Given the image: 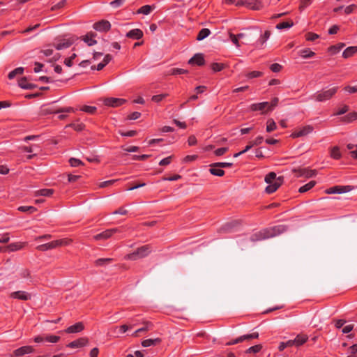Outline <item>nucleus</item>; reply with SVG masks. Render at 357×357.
Instances as JSON below:
<instances>
[{"mask_svg":"<svg viewBox=\"0 0 357 357\" xmlns=\"http://www.w3.org/2000/svg\"><path fill=\"white\" fill-rule=\"evenodd\" d=\"M151 251L152 250L151 246L149 245H145L138 248L133 252L126 255L124 258L126 260L135 261L146 257L151 252Z\"/></svg>","mask_w":357,"mask_h":357,"instance_id":"nucleus-1","label":"nucleus"},{"mask_svg":"<svg viewBox=\"0 0 357 357\" xmlns=\"http://www.w3.org/2000/svg\"><path fill=\"white\" fill-rule=\"evenodd\" d=\"M339 89L338 86H333L327 90L317 91L312 98L317 102H324L331 100Z\"/></svg>","mask_w":357,"mask_h":357,"instance_id":"nucleus-2","label":"nucleus"},{"mask_svg":"<svg viewBox=\"0 0 357 357\" xmlns=\"http://www.w3.org/2000/svg\"><path fill=\"white\" fill-rule=\"evenodd\" d=\"M71 243V240L68 238L58 239L52 241L50 243L38 245L36 249L40 251H46L48 250L54 249L59 246L68 245Z\"/></svg>","mask_w":357,"mask_h":357,"instance_id":"nucleus-3","label":"nucleus"},{"mask_svg":"<svg viewBox=\"0 0 357 357\" xmlns=\"http://www.w3.org/2000/svg\"><path fill=\"white\" fill-rule=\"evenodd\" d=\"M283 183V176H277L275 172H269V194L275 192Z\"/></svg>","mask_w":357,"mask_h":357,"instance_id":"nucleus-4","label":"nucleus"},{"mask_svg":"<svg viewBox=\"0 0 357 357\" xmlns=\"http://www.w3.org/2000/svg\"><path fill=\"white\" fill-rule=\"evenodd\" d=\"M123 230V227H115L107 229L98 234L94 236V239L96 241L102 240V239H107L112 236L116 233H121Z\"/></svg>","mask_w":357,"mask_h":357,"instance_id":"nucleus-5","label":"nucleus"},{"mask_svg":"<svg viewBox=\"0 0 357 357\" xmlns=\"http://www.w3.org/2000/svg\"><path fill=\"white\" fill-rule=\"evenodd\" d=\"M354 187L351 185H335L326 190L327 194H342L351 191Z\"/></svg>","mask_w":357,"mask_h":357,"instance_id":"nucleus-6","label":"nucleus"},{"mask_svg":"<svg viewBox=\"0 0 357 357\" xmlns=\"http://www.w3.org/2000/svg\"><path fill=\"white\" fill-rule=\"evenodd\" d=\"M10 298L21 301H29L31 298V294L25 291H17L10 294Z\"/></svg>","mask_w":357,"mask_h":357,"instance_id":"nucleus-7","label":"nucleus"},{"mask_svg":"<svg viewBox=\"0 0 357 357\" xmlns=\"http://www.w3.org/2000/svg\"><path fill=\"white\" fill-rule=\"evenodd\" d=\"M258 336H259L258 333H252L251 334L243 335L242 336L238 337V338H236L235 340H233L230 342H227L226 345H234V344H238L239 342H243L245 340L257 338Z\"/></svg>","mask_w":357,"mask_h":357,"instance_id":"nucleus-8","label":"nucleus"},{"mask_svg":"<svg viewBox=\"0 0 357 357\" xmlns=\"http://www.w3.org/2000/svg\"><path fill=\"white\" fill-rule=\"evenodd\" d=\"M126 102V100L125 99L118 98H108L104 100V104L106 106H109L112 107L121 106Z\"/></svg>","mask_w":357,"mask_h":357,"instance_id":"nucleus-9","label":"nucleus"},{"mask_svg":"<svg viewBox=\"0 0 357 357\" xmlns=\"http://www.w3.org/2000/svg\"><path fill=\"white\" fill-rule=\"evenodd\" d=\"M93 29L98 31L104 32L107 31L111 28V24L107 20H101L96 22L93 24Z\"/></svg>","mask_w":357,"mask_h":357,"instance_id":"nucleus-10","label":"nucleus"},{"mask_svg":"<svg viewBox=\"0 0 357 357\" xmlns=\"http://www.w3.org/2000/svg\"><path fill=\"white\" fill-rule=\"evenodd\" d=\"M313 130V127L312 126H306L301 128L298 131H295L291 133V137L293 138H297L303 136H305L307 134L310 133Z\"/></svg>","mask_w":357,"mask_h":357,"instance_id":"nucleus-11","label":"nucleus"},{"mask_svg":"<svg viewBox=\"0 0 357 357\" xmlns=\"http://www.w3.org/2000/svg\"><path fill=\"white\" fill-rule=\"evenodd\" d=\"M34 351V349L32 346H23L17 349L13 352L15 356H22L25 354H32Z\"/></svg>","mask_w":357,"mask_h":357,"instance_id":"nucleus-12","label":"nucleus"},{"mask_svg":"<svg viewBox=\"0 0 357 357\" xmlns=\"http://www.w3.org/2000/svg\"><path fill=\"white\" fill-rule=\"evenodd\" d=\"M89 340L86 337H80L70 342L67 347L70 348H79L87 345Z\"/></svg>","mask_w":357,"mask_h":357,"instance_id":"nucleus-13","label":"nucleus"},{"mask_svg":"<svg viewBox=\"0 0 357 357\" xmlns=\"http://www.w3.org/2000/svg\"><path fill=\"white\" fill-rule=\"evenodd\" d=\"M189 64L197 65L199 66L204 64V58L202 54H196L188 61Z\"/></svg>","mask_w":357,"mask_h":357,"instance_id":"nucleus-14","label":"nucleus"},{"mask_svg":"<svg viewBox=\"0 0 357 357\" xmlns=\"http://www.w3.org/2000/svg\"><path fill=\"white\" fill-rule=\"evenodd\" d=\"M84 327L82 322H77L66 329L67 333H77L82 331Z\"/></svg>","mask_w":357,"mask_h":357,"instance_id":"nucleus-15","label":"nucleus"},{"mask_svg":"<svg viewBox=\"0 0 357 357\" xmlns=\"http://www.w3.org/2000/svg\"><path fill=\"white\" fill-rule=\"evenodd\" d=\"M126 37L135 40H139L143 37V31L139 29H134L126 33Z\"/></svg>","mask_w":357,"mask_h":357,"instance_id":"nucleus-16","label":"nucleus"},{"mask_svg":"<svg viewBox=\"0 0 357 357\" xmlns=\"http://www.w3.org/2000/svg\"><path fill=\"white\" fill-rule=\"evenodd\" d=\"M286 230V227L284 225H278L271 227L269 229V238L273 237L283 233Z\"/></svg>","mask_w":357,"mask_h":357,"instance_id":"nucleus-17","label":"nucleus"},{"mask_svg":"<svg viewBox=\"0 0 357 357\" xmlns=\"http://www.w3.org/2000/svg\"><path fill=\"white\" fill-rule=\"evenodd\" d=\"M26 245V243L24 242H15L9 244L7 248L10 252H15L23 249Z\"/></svg>","mask_w":357,"mask_h":357,"instance_id":"nucleus-18","label":"nucleus"},{"mask_svg":"<svg viewBox=\"0 0 357 357\" xmlns=\"http://www.w3.org/2000/svg\"><path fill=\"white\" fill-rule=\"evenodd\" d=\"M96 34L93 32H89L86 35H85L83 38V40L89 45L92 46L97 43V41L95 40Z\"/></svg>","mask_w":357,"mask_h":357,"instance_id":"nucleus-19","label":"nucleus"},{"mask_svg":"<svg viewBox=\"0 0 357 357\" xmlns=\"http://www.w3.org/2000/svg\"><path fill=\"white\" fill-rule=\"evenodd\" d=\"M345 46V44L343 43H339L335 45L330 46L327 51L331 54L334 55L338 53Z\"/></svg>","mask_w":357,"mask_h":357,"instance_id":"nucleus-20","label":"nucleus"},{"mask_svg":"<svg viewBox=\"0 0 357 357\" xmlns=\"http://www.w3.org/2000/svg\"><path fill=\"white\" fill-rule=\"evenodd\" d=\"M357 52V46H350L346 48L343 53L342 56L344 59L349 58L354 56Z\"/></svg>","mask_w":357,"mask_h":357,"instance_id":"nucleus-21","label":"nucleus"},{"mask_svg":"<svg viewBox=\"0 0 357 357\" xmlns=\"http://www.w3.org/2000/svg\"><path fill=\"white\" fill-rule=\"evenodd\" d=\"M53 193H54L53 189L44 188V189H40V190H38L35 191L34 196L35 197H38V196L50 197L53 195Z\"/></svg>","mask_w":357,"mask_h":357,"instance_id":"nucleus-22","label":"nucleus"},{"mask_svg":"<svg viewBox=\"0 0 357 357\" xmlns=\"http://www.w3.org/2000/svg\"><path fill=\"white\" fill-rule=\"evenodd\" d=\"M211 168L209 169V172L217 176H222L225 174V171L222 169V167H218L213 165V163L210 165Z\"/></svg>","mask_w":357,"mask_h":357,"instance_id":"nucleus-23","label":"nucleus"},{"mask_svg":"<svg viewBox=\"0 0 357 357\" xmlns=\"http://www.w3.org/2000/svg\"><path fill=\"white\" fill-rule=\"evenodd\" d=\"M344 123H351L357 119V112H352L342 117Z\"/></svg>","mask_w":357,"mask_h":357,"instance_id":"nucleus-24","label":"nucleus"},{"mask_svg":"<svg viewBox=\"0 0 357 357\" xmlns=\"http://www.w3.org/2000/svg\"><path fill=\"white\" fill-rule=\"evenodd\" d=\"M20 87L24 89H31L34 87V84L29 83L26 77H23L18 81Z\"/></svg>","mask_w":357,"mask_h":357,"instance_id":"nucleus-25","label":"nucleus"},{"mask_svg":"<svg viewBox=\"0 0 357 357\" xmlns=\"http://www.w3.org/2000/svg\"><path fill=\"white\" fill-rule=\"evenodd\" d=\"M268 105V102L255 103L250 105L252 111H264Z\"/></svg>","mask_w":357,"mask_h":357,"instance_id":"nucleus-26","label":"nucleus"},{"mask_svg":"<svg viewBox=\"0 0 357 357\" xmlns=\"http://www.w3.org/2000/svg\"><path fill=\"white\" fill-rule=\"evenodd\" d=\"M155 8V6H150V5H145L142 6L140 8L138 9L137 11V13L138 14H144V15H149L153 9Z\"/></svg>","mask_w":357,"mask_h":357,"instance_id":"nucleus-27","label":"nucleus"},{"mask_svg":"<svg viewBox=\"0 0 357 357\" xmlns=\"http://www.w3.org/2000/svg\"><path fill=\"white\" fill-rule=\"evenodd\" d=\"M161 340L160 338L155 339H146L142 341V345L144 347H149L151 346H154L158 343H160Z\"/></svg>","mask_w":357,"mask_h":357,"instance_id":"nucleus-28","label":"nucleus"},{"mask_svg":"<svg viewBox=\"0 0 357 357\" xmlns=\"http://www.w3.org/2000/svg\"><path fill=\"white\" fill-rule=\"evenodd\" d=\"M299 55L304 59H308L314 56L315 53L310 48H305L299 52Z\"/></svg>","mask_w":357,"mask_h":357,"instance_id":"nucleus-29","label":"nucleus"},{"mask_svg":"<svg viewBox=\"0 0 357 357\" xmlns=\"http://www.w3.org/2000/svg\"><path fill=\"white\" fill-rule=\"evenodd\" d=\"M144 326L143 327H142L140 328H138L137 330H136L133 333L132 336H137V334L139 333H142V332H144V331H149L153 326V324L151 322H149V321H145V322H144Z\"/></svg>","mask_w":357,"mask_h":357,"instance_id":"nucleus-30","label":"nucleus"},{"mask_svg":"<svg viewBox=\"0 0 357 357\" xmlns=\"http://www.w3.org/2000/svg\"><path fill=\"white\" fill-rule=\"evenodd\" d=\"M211 33V31L208 29L204 28L199 31L197 36V40H202L208 37Z\"/></svg>","mask_w":357,"mask_h":357,"instance_id":"nucleus-31","label":"nucleus"},{"mask_svg":"<svg viewBox=\"0 0 357 357\" xmlns=\"http://www.w3.org/2000/svg\"><path fill=\"white\" fill-rule=\"evenodd\" d=\"M308 337L306 335L300 334L298 335L296 338L294 339L295 345L296 346H301L303 345L304 343L306 342Z\"/></svg>","mask_w":357,"mask_h":357,"instance_id":"nucleus-32","label":"nucleus"},{"mask_svg":"<svg viewBox=\"0 0 357 357\" xmlns=\"http://www.w3.org/2000/svg\"><path fill=\"white\" fill-rule=\"evenodd\" d=\"M316 185L315 181H311L298 189L300 193H304L312 189Z\"/></svg>","mask_w":357,"mask_h":357,"instance_id":"nucleus-33","label":"nucleus"},{"mask_svg":"<svg viewBox=\"0 0 357 357\" xmlns=\"http://www.w3.org/2000/svg\"><path fill=\"white\" fill-rule=\"evenodd\" d=\"M237 36L243 44H248L252 41L250 34L247 33H240Z\"/></svg>","mask_w":357,"mask_h":357,"instance_id":"nucleus-34","label":"nucleus"},{"mask_svg":"<svg viewBox=\"0 0 357 357\" xmlns=\"http://www.w3.org/2000/svg\"><path fill=\"white\" fill-rule=\"evenodd\" d=\"M248 6L252 10H259L261 8V3L259 0H249Z\"/></svg>","mask_w":357,"mask_h":357,"instance_id":"nucleus-35","label":"nucleus"},{"mask_svg":"<svg viewBox=\"0 0 357 357\" xmlns=\"http://www.w3.org/2000/svg\"><path fill=\"white\" fill-rule=\"evenodd\" d=\"M294 22L291 20H289L286 22H280L276 25V29H283L287 28H290L293 26Z\"/></svg>","mask_w":357,"mask_h":357,"instance_id":"nucleus-36","label":"nucleus"},{"mask_svg":"<svg viewBox=\"0 0 357 357\" xmlns=\"http://www.w3.org/2000/svg\"><path fill=\"white\" fill-rule=\"evenodd\" d=\"M341 156L340 148L338 146H334L331 151V157L335 160H339Z\"/></svg>","mask_w":357,"mask_h":357,"instance_id":"nucleus-37","label":"nucleus"},{"mask_svg":"<svg viewBox=\"0 0 357 357\" xmlns=\"http://www.w3.org/2000/svg\"><path fill=\"white\" fill-rule=\"evenodd\" d=\"M17 210L23 213H33L36 211L37 209L31 206H21L17 208Z\"/></svg>","mask_w":357,"mask_h":357,"instance_id":"nucleus-38","label":"nucleus"},{"mask_svg":"<svg viewBox=\"0 0 357 357\" xmlns=\"http://www.w3.org/2000/svg\"><path fill=\"white\" fill-rule=\"evenodd\" d=\"M112 260L113 259L112 258H100L96 260L95 264L97 266H102L109 264Z\"/></svg>","mask_w":357,"mask_h":357,"instance_id":"nucleus-39","label":"nucleus"},{"mask_svg":"<svg viewBox=\"0 0 357 357\" xmlns=\"http://www.w3.org/2000/svg\"><path fill=\"white\" fill-rule=\"evenodd\" d=\"M24 72V68L22 67H18L15 68V70L10 71L8 75V78L10 79H13L17 75H21Z\"/></svg>","mask_w":357,"mask_h":357,"instance_id":"nucleus-40","label":"nucleus"},{"mask_svg":"<svg viewBox=\"0 0 357 357\" xmlns=\"http://www.w3.org/2000/svg\"><path fill=\"white\" fill-rule=\"evenodd\" d=\"M72 45V42L69 40H65L63 42L59 43L56 45V49L58 50L66 49Z\"/></svg>","mask_w":357,"mask_h":357,"instance_id":"nucleus-41","label":"nucleus"},{"mask_svg":"<svg viewBox=\"0 0 357 357\" xmlns=\"http://www.w3.org/2000/svg\"><path fill=\"white\" fill-rule=\"evenodd\" d=\"M60 337L54 335H45V341L51 343H56L59 341Z\"/></svg>","mask_w":357,"mask_h":357,"instance_id":"nucleus-42","label":"nucleus"},{"mask_svg":"<svg viewBox=\"0 0 357 357\" xmlns=\"http://www.w3.org/2000/svg\"><path fill=\"white\" fill-rule=\"evenodd\" d=\"M188 73L187 70H184V69H182V68H172L169 71V74L172 75L185 74V73Z\"/></svg>","mask_w":357,"mask_h":357,"instance_id":"nucleus-43","label":"nucleus"},{"mask_svg":"<svg viewBox=\"0 0 357 357\" xmlns=\"http://www.w3.org/2000/svg\"><path fill=\"white\" fill-rule=\"evenodd\" d=\"M229 38H230L231 41L233 43V44L235 45V46L236 47L238 48L241 47V44L239 43L240 40L237 35H235L232 33H229Z\"/></svg>","mask_w":357,"mask_h":357,"instance_id":"nucleus-44","label":"nucleus"},{"mask_svg":"<svg viewBox=\"0 0 357 357\" xmlns=\"http://www.w3.org/2000/svg\"><path fill=\"white\" fill-rule=\"evenodd\" d=\"M135 325H130V326H128V325H121L119 327H116L115 329L118 331V333L119 334H123L124 333H126L129 328H131L134 326Z\"/></svg>","mask_w":357,"mask_h":357,"instance_id":"nucleus-45","label":"nucleus"},{"mask_svg":"<svg viewBox=\"0 0 357 357\" xmlns=\"http://www.w3.org/2000/svg\"><path fill=\"white\" fill-rule=\"evenodd\" d=\"M69 164L70 166L76 167L83 165V162L77 158H71L69 159Z\"/></svg>","mask_w":357,"mask_h":357,"instance_id":"nucleus-46","label":"nucleus"},{"mask_svg":"<svg viewBox=\"0 0 357 357\" xmlns=\"http://www.w3.org/2000/svg\"><path fill=\"white\" fill-rule=\"evenodd\" d=\"M224 68H225V65L223 63H213L211 65V69L214 72H220L222 70H223Z\"/></svg>","mask_w":357,"mask_h":357,"instance_id":"nucleus-47","label":"nucleus"},{"mask_svg":"<svg viewBox=\"0 0 357 357\" xmlns=\"http://www.w3.org/2000/svg\"><path fill=\"white\" fill-rule=\"evenodd\" d=\"M319 38V35L312 32H308L305 34V39L307 41H314L316 39H318Z\"/></svg>","mask_w":357,"mask_h":357,"instance_id":"nucleus-48","label":"nucleus"},{"mask_svg":"<svg viewBox=\"0 0 357 357\" xmlns=\"http://www.w3.org/2000/svg\"><path fill=\"white\" fill-rule=\"evenodd\" d=\"M80 109L89 114H93L96 111V107L94 106L84 105Z\"/></svg>","mask_w":357,"mask_h":357,"instance_id":"nucleus-49","label":"nucleus"},{"mask_svg":"<svg viewBox=\"0 0 357 357\" xmlns=\"http://www.w3.org/2000/svg\"><path fill=\"white\" fill-rule=\"evenodd\" d=\"M269 69L273 73H279L282 70V66L279 63H273L269 66Z\"/></svg>","mask_w":357,"mask_h":357,"instance_id":"nucleus-50","label":"nucleus"},{"mask_svg":"<svg viewBox=\"0 0 357 357\" xmlns=\"http://www.w3.org/2000/svg\"><path fill=\"white\" fill-rule=\"evenodd\" d=\"M118 180H116V179H113V180H108V181H103V182L100 183L98 184V186L100 188H106L107 186H109V185L114 184Z\"/></svg>","mask_w":357,"mask_h":357,"instance_id":"nucleus-51","label":"nucleus"},{"mask_svg":"<svg viewBox=\"0 0 357 357\" xmlns=\"http://www.w3.org/2000/svg\"><path fill=\"white\" fill-rule=\"evenodd\" d=\"M279 98L278 97H274L271 99V102H269V112L272 111L278 104Z\"/></svg>","mask_w":357,"mask_h":357,"instance_id":"nucleus-52","label":"nucleus"},{"mask_svg":"<svg viewBox=\"0 0 357 357\" xmlns=\"http://www.w3.org/2000/svg\"><path fill=\"white\" fill-rule=\"evenodd\" d=\"M167 96V93L159 94V95H155V96H152L151 100H152L153 102H159L162 101V100L165 98H166Z\"/></svg>","mask_w":357,"mask_h":357,"instance_id":"nucleus-53","label":"nucleus"},{"mask_svg":"<svg viewBox=\"0 0 357 357\" xmlns=\"http://www.w3.org/2000/svg\"><path fill=\"white\" fill-rule=\"evenodd\" d=\"M317 174V171L314 169H308L307 168H305V174L303 176L305 178H311Z\"/></svg>","mask_w":357,"mask_h":357,"instance_id":"nucleus-54","label":"nucleus"},{"mask_svg":"<svg viewBox=\"0 0 357 357\" xmlns=\"http://www.w3.org/2000/svg\"><path fill=\"white\" fill-rule=\"evenodd\" d=\"M75 110L76 109H74L73 107H62V108L58 109L56 112H55V113H63V112L70 113V112H75Z\"/></svg>","mask_w":357,"mask_h":357,"instance_id":"nucleus-55","label":"nucleus"},{"mask_svg":"<svg viewBox=\"0 0 357 357\" xmlns=\"http://www.w3.org/2000/svg\"><path fill=\"white\" fill-rule=\"evenodd\" d=\"M172 158H173V156L170 155V156H168V157H167L165 158L162 159L159 162V165H161V166H165V165H169L172 162Z\"/></svg>","mask_w":357,"mask_h":357,"instance_id":"nucleus-56","label":"nucleus"},{"mask_svg":"<svg viewBox=\"0 0 357 357\" xmlns=\"http://www.w3.org/2000/svg\"><path fill=\"white\" fill-rule=\"evenodd\" d=\"M349 109V107L347 105H344L342 107H340L337 112H335L334 114L339 116L345 114L347 112Z\"/></svg>","mask_w":357,"mask_h":357,"instance_id":"nucleus-57","label":"nucleus"},{"mask_svg":"<svg viewBox=\"0 0 357 357\" xmlns=\"http://www.w3.org/2000/svg\"><path fill=\"white\" fill-rule=\"evenodd\" d=\"M232 163L231 162H215L213 163L214 166H216L218 167H222V168H227L230 167L232 166Z\"/></svg>","mask_w":357,"mask_h":357,"instance_id":"nucleus-58","label":"nucleus"},{"mask_svg":"<svg viewBox=\"0 0 357 357\" xmlns=\"http://www.w3.org/2000/svg\"><path fill=\"white\" fill-rule=\"evenodd\" d=\"M228 151L227 147H222L216 149L214 152L215 155L217 156H220L224 155Z\"/></svg>","mask_w":357,"mask_h":357,"instance_id":"nucleus-59","label":"nucleus"},{"mask_svg":"<svg viewBox=\"0 0 357 357\" xmlns=\"http://www.w3.org/2000/svg\"><path fill=\"white\" fill-rule=\"evenodd\" d=\"M311 3V0H300L299 10H302Z\"/></svg>","mask_w":357,"mask_h":357,"instance_id":"nucleus-60","label":"nucleus"},{"mask_svg":"<svg viewBox=\"0 0 357 357\" xmlns=\"http://www.w3.org/2000/svg\"><path fill=\"white\" fill-rule=\"evenodd\" d=\"M261 75V73L259 71H252L250 72L246 75L247 78L252 79L255 77H258Z\"/></svg>","mask_w":357,"mask_h":357,"instance_id":"nucleus-61","label":"nucleus"},{"mask_svg":"<svg viewBox=\"0 0 357 357\" xmlns=\"http://www.w3.org/2000/svg\"><path fill=\"white\" fill-rule=\"evenodd\" d=\"M357 8V6L356 4H351L348 6H347L344 8V13L345 14L348 15L351 13L356 8Z\"/></svg>","mask_w":357,"mask_h":357,"instance_id":"nucleus-62","label":"nucleus"},{"mask_svg":"<svg viewBox=\"0 0 357 357\" xmlns=\"http://www.w3.org/2000/svg\"><path fill=\"white\" fill-rule=\"evenodd\" d=\"M198 156L197 155H188L183 158V162H190L197 160Z\"/></svg>","mask_w":357,"mask_h":357,"instance_id":"nucleus-63","label":"nucleus"},{"mask_svg":"<svg viewBox=\"0 0 357 357\" xmlns=\"http://www.w3.org/2000/svg\"><path fill=\"white\" fill-rule=\"evenodd\" d=\"M344 90L350 93H354L357 92V85L351 86H347L344 88Z\"/></svg>","mask_w":357,"mask_h":357,"instance_id":"nucleus-64","label":"nucleus"}]
</instances>
